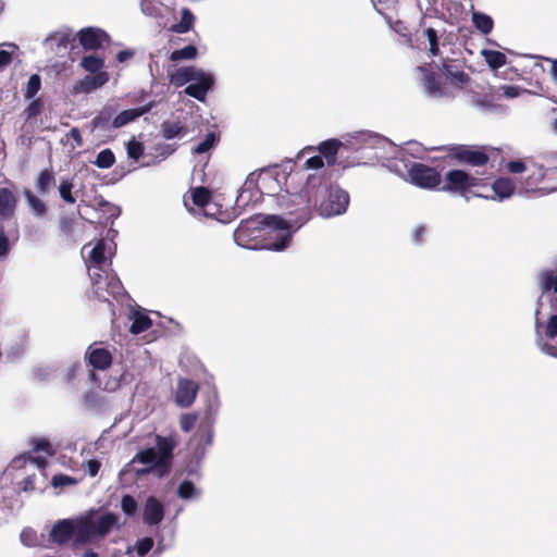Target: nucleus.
I'll use <instances>...</instances> for the list:
<instances>
[{
	"mask_svg": "<svg viewBox=\"0 0 557 557\" xmlns=\"http://www.w3.org/2000/svg\"><path fill=\"white\" fill-rule=\"evenodd\" d=\"M358 140L364 146L377 150L375 157L400 177H408L412 184L425 189H432L440 185L441 175L431 166L421 163H411L405 160V150L398 148L387 138L370 133H359Z\"/></svg>",
	"mask_w": 557,
	"mask_h": 557,
	"instance_id": "1",
	"label": "nucleus"
},
{
	"mask_svg": "<svg viewBox=\"0 0 557 557\" xmlns=\"http://www.w3.org/2000/svg\"><path fill=\"white\" fill-rule=\"evenodd\" d=\"M292 239L280 215L258 214L242 221L234 231L235 243L247 249L283 250Z\"/></svg>",
	"mask_w": 557,
	"mask_h": 557,
	"instance_id": "2",
	"label": "nucleus"
},
{
	"mask_svg": "<svg viewBox=\"0 0 557 557\" xmlns=\"http://www.w3.org/2000/svg\"><path fill=\"white\" fill-rule=\"evenodd\" d=\"M540 288L535 310V343L542 352L557 358V271L541 273Z\"/></svg>",
	"mask_w": 557,
	"mask_h": 557,
	"instance_id": "3",
	"label": "nucleus"
},
{
	"mask_svg": "<svg viewBox=\"0 0 557 557\" xmlns=\"http://www.w3.org/2000/svg\"><path fill=\"white\" fill-rule=\"evenodd\" d=\"M319 186L320 176L310 175L300 193L278 196V206L288 214V219L282 220L292 234L311 219L312 194H318Z\"/></svg>",
	"mask_w": 557,
	"mask_h": 557,
	"instance_id": "4",
	"label": "nucleus"
},
{
	"mask_svg": "<svg viewBox=\"0 0 557 557\" xmlns=\"http://www.w3.org/2000/svg\"><path fill=\"white\" fill-rule=\"evenodd\" d=\"M418 71L423 77L425 92L433 98L451 96L455 89L463 88L469 82V76L454 64L444 63L441 75L434 73L430 64L419 66Z\"/></svg>",
	"mask_w": 557,
	"mask_h": 557,
	"instance_id": "5",
	"label": "nucleus"
},
{
	"mask_svg": "<svg viewBox=\"0 0 557 557\" xmlns=\"http://www.w3.org/2000/svg\"><path fill=\"white\" fill-rule=\"evenodd\" d=\"M169 82L174 87H183L188 84L184 92L200 102H205L207 95L213 89L215 77L211 72L189 65L169 67L166 71Z\"/></svg>",
	"mask_w": 557,
	"mask_h": 557,
	"instance_id": "6",
	"label": "nucleus"
},
{
	"mask_svg": "<svg viewBox=\"0 0 557 557\" xmlns=\"http://www.w3.org/2000/svg\"><path fill=\"white\" fill-rule=\"evenodd\" d=\"M78 542L87 543L102 539L113 530L121 528L120 517L113 512L99 513L91 510L78 517Z\"/></svg>",
	"mask_w": 557,
	"mask_h": 557,
	"instance_id": "7",
	"label": "nucleus"
},
{
	"mask_svg": "<svg viewBox=\"0 0 557 557\" xmlns=\"http://www.w3.org/2000/svg\"><path fill=\"white\" fill-rule=\"evenodd\" d=\"M219 411V403L210 401L198 424L196 434L194 435L190 445L195 446L194 459L195 466L189 465L187 471L189 474L196 472V466L205 458L208 447L212 445L213 440V426L215 424L216 416Z\"/></svg>",
	"mask_w": 557,
	"mask_h": 557,
	"instance_id": "8",
	"label": "nucleus"
},
{
	"mask_svg": "<svg viewBox=\"0 0 557 557\" xmlns=\"http://www.w3.org/2000/svg\"><path fill=\"white\" fill-rule=\"evenodd\" d=\"M320 190L312 194V207H315L323 218H333L346 212L349 205L348 193L337 185L326 186L320 177Z\"/></svg>",
	"mask_w": 557,
	"mask_h": 557,
	"instance_id": "9",
	"label": "nucleus"
},
{
	"mask_svg": "<svg viewBox=\"0 0 557 557\" xmlns=\"http://www.w3.org/2000/svg\"><path fill=\"white\" fill-rule=\"evenodd\" d=\"M528 172V176L521 183L519 194L544 196L557 189V186L541 185L547 176V170L539 164H532Z\"/></svg>",
	"mask_w": 557,
	"mask_h": 557,
	"instance_id": "10",
	"label": "nucleus"
},
{
	"mask_svg": "<svg viewBox=\"0 0 557 557\" xmlns=\"http://www.w3.org/2000/svg\"><path fill=\"white\" fill-rule=\"evenodd\" d=\"M90 277L92 281L94 294L99 299L107 300V296L109 295L114 298H119L124 294V289L119 277L109 273L107 270H104V272H90Z\"/></svg>",
	"mask_w": 557,
	"mask_h": 557,
	"instance_id": "11",
	"label": "nucleus"
},
{
	"mask_svg": "<svg viewBox=\"0 0 557 557\" xmlns=\"http://www.w3.org/2000/svg\"><path fill=\"white\" fill-rule=\"evenodd\" d=\"M270 180H272V177L268 173L258 175L253 173L249 174L239 189L235 201L236 206L238 208H244L251 202L258 201L262 194V186Z\"/></svg>",
	"mask_w": 557,
	"mask_h": 557,
	"instance_id": "12",
	"label": "nucleus"
},
{
	"mask_svg": "<svg viewBox=\"0 0 557 557\" xmlns=\"http://www.w3.org/2000/svg\"><path fill=\"white\" fill-rule=\"evenodd\" d=\"M481 180L461 170H450L444 178L443 190L463 194L468 188L480 185Z\"/></svg>",
	"mask_w": 557,
	"mask_h": 557,
	"instance_id": "13",
	"label": "nucleus"
},
{
	"mask_svg": "<svg viewBox=\"0 0 557 557\" xmlns=\"http://www.w3.org/2000/svg\"><path fill=\"white\" fill-rule=\"evenodd\" d=\"M78 517L75 519L59 520L49 531L48 544L63 545L74 535L78 542Z\"/></svg>",
	"mask_w": 557,
	"mask_h": 557,
	"instance_id": "14",
	"label": "nucleus"
},
{
	"mask_svg": "<svg viewBox=\"0 0 557 557\" xmlns=\"http://www.w3.org/2000/svg\"><path fill=\"white\" fill-rule=\"evenodd\" d=\"M79 44L85 50H97L110 41V36L101 28L85 27L77 33Z\"/></svg>",
	"mask_w": 557,
	"mask_h": 557,
	"instance_id": "15",
	"label": "nucleus"
},
{
	"mask_svg": "<svg viewBox=\"0 0 557 557\" xmlns=\"http://www.w3.org/2000/svg\"><path fill=\"white\" fill-rule=\"evenodd\" d=\"M112 251V243L107 242L106 239H100L96 243V245L88 252V262L90 271L94 272H104V264L107 260V253H111Z\"/></svg>",
	"mask_w": 557,
	"mask_h": 557,
	"instance_id": "16",
	"label": "nucleus"
},
{
	"mask_svg": "<svg viewBox=\"0 0 557 557\" xmlns=\"http://www.w3.org/2000/svg\"><path fill=\"white\" fill-rule=\"evenodd\" d=\"M198 393V384L188 379H180L175 391V403L182 408L191 406Z\"/></svg>",
	"mask_w": 557,
	"mask_h": 557,
	"instance_id": "17",
	"label": "nucleus"
},
{
	"mask_svg": "<svg viewBox=\"0 0 557 557\" xmlns=\"http://www.w3.org/2000/svg\"><path fill=\"white\" fill-rule=\"evenodd\" d=\"M139 463L143 466L153 468V473L159 478L168 473L165 468H161L156 448L151 447L138 451L134 456V458L127 463V467H133Z\"/></svg>",
	"mask_w": 557,
	"mask_h": 557,
	"instance_id": "18",
	"label": "nucleus"
},
{
	"mask_svg": "<svg viewBox=\"0 0 557 557\" xmlns=\"http://www.w3.org/2000/svg\"><path fill=\"white\" fill-rule=\"evenodd\" d=\"M164 518L163 504L154 496H149L143 507V521L147 525H157Z\"/></svg>",
	"mask_w": 557,
	"mask_h": 557,
	"instance_id": "19",
	"label": "nucleus"
},
{
	"mask_svg": "<svg viewBox=\"0 0 557 557\" xmlns=\"http://www.w3.org/2000/svg\"><path fill=\"white\" fill-rule=\"evenodd\" d=\"M85 358L95 370L103 371L112 363L111 352L102 347L91 345L88 347Z\"/></svg>",
	"mask_w": 557,
	"mask_h": 557,
	"instance_id": "20",
	"label": "nucleus"
},
{
	"mask_svg": "<svg viewBox=\"0 0 557 557\" xmlns=\"http://www.w3.org/2000/svg\"><path fill=\"white\" fill-rule=\"evenodd\" d=\"M109 81L107 72H100L94 75H86L78 81L73 87V94H89L98 88H101Z\"/></svg>",
	"mask_w": 557,
	"mask_h": 557,
	"instance_id": "21",
	"label": "nucleus"
},
{
	"mask_svg": "<svg viewBox=\"0 0 557 557\" xmlns=\"http://www.w3.org/2000/svg\"><path fill=\"white\" fill-rule=\"evenodd\" d=\"M492 190L494 193L493 196L481 194H478L476 196L502 201L510 198L513 195L516 186L511 178L499 177L492 184Z\"/></svg>",
	"mask_w": 557,
	"mask_h": 557,
	"instance_id": "22",
	"label": "nucleus"
},
{
	"mask_svg": "<svg viewBox=\"0 0 557 557\" xmlns=\"http://www.w3.org/2000/svg\"><path fill=\"white\" fill-rule=\"evenodd\" d=\"M74 40L73 34L70 29H60L50 34L44 41V45L57 53L61 49H66L69 45Z\"/></svg>",
	"mask_w": 557,
	"mask_h": 557,
	"instance_id": "23",
	"label": "nucleus"
},
{
	"mask_svg": "<svg viewBox=\"0 0 557 557\" xmlns=\"http://www.w3.org/2000/svg\"><path fill=\"white\" fill-rule=\"evenodd\" d=\"M157 456L161 468H165L166 472L170 469L171 460L173 457V449L175 442L172 437L157 436Z\"/></svg>",
	"mask_w": 557,
	"mask_h": 557,
	"instance_id": "24",
	"label": "nucleus"
},
{
	"mask_svg": "<svg viewBox=\"0 0 557 557\" xmlns=\"http://www.w3.org/2000/svg\"><path fill=\"white\" fill-rule=\"evenodd\" d=\"M17 206L15 194L9 188H0V219L9 220L14 215Z\"/></svg>",
	"mask_w": 557,
	"mask_h": 557,
	"instance_id": "25",
	"label": "nucleus"
},
{
	"mask_svg": "<svg viewBox=\"0 0 557 557\" xmlns=\"http://www.w3.org/2000/svg\"><path fill=\"white\" fill-rule=\"evenodd\" d=\"M455 156L460 162H465L473 166H481L488 161V157L483 151L466 147L458 148Z\"/></svg>",
	"mask_w": 557,
	"mask_h": 557,
	"instance_id": "26",
	"label": "nucleus"
},
{
	"mask_svg": "<svg viewBox=\"0 0 557 557\" xmlns=\"http://www.w3.org/2000/svg\"><path fill=\"white\" fill-rule=\"evenodd\" d=\"M149 110H150V106L124 110L114 117L111 126H112V128L123 127V126L127 125L128 123L135 121L139 116L144 115Z\"/></svg>",
	"mask_w": 557,
	"mask_h": 557,
	"instance_id": "27",
	"label": "nucleus"
},
{
	"mask_svg": "<svg viewBox=\"0 0 557 557\" xmlns=\"http://www.w3.org/2000/svg\"><path fill=\"white\" fill-rule=\"evenodd\" d=\"M20 539L22 544L27 547H49L46 535H38L36 531L29 528H26L21 532Z\"/></svg>",
	"mask_w": 557,
	"mask_h": 557,
	"instance_id": "28",
	"label": "nucleus"
},
{
	"mask_svg": "<svg viewBox=\"0 0 557 557\" xmlns=\"http://www.w3.org/2000/svg\"><path fill=\"white\" fill-rule=\"evenodd\" d=\"M341 146H342V143L339 140L329 139V140L322 141L319 145L318 150L321 153V156L323 158H325L326 163L329 165H332L335 163L336 154H337V151Z\"/></svg>",
	"mask_w": 557,
	"mask_h": 557,
	"instance_id": "29",
	"label": "nucleus"
},
{
	"mask_svg": "<svg viewBox=\"0 0 557 557\" xmlns=\"http://www.w3.org/2000/svg\"><path fill=\"white\" fill-rule=\"evenodd\" d=\"M194 23H195V15L193 14V12L187 8H183L181 10L180 22L173 24L170 27V30L172 33H176V34H185L193 28Z\"/></svg>",
	"mask_w": 557,
	"mask_h": 557,
	"instance_id": "30",
	"label": "nucleus"
},
{
	"mask_svg": "<svg viewBox=\"0 0 557 557\" xmlns=\"http://www.w3.org/2000/svg\"><path fill=\"white\" fill-rule=\"evenodd\" d=\"M176 494L183 500H198L202 495V491L193 482L184 480L178 485Z\"/></svg>",
	"mask_w": 557,
	"mask_h": 557,
	"instance_id": "31",
	"label": "nucleus"
},
{
	"mask_svg": "<svg viewBox=\"0 0 557 557\" xmlns=\"http://www.w3.org/2000/svg\"><path fill=\"white\" fill-rule=\"evenodd\" d=\"M133 320L129 331L133 334H139L147 331L151 326V320L141 311H134L131 315Z\"/></svg>",
	"mask_w": 557,
	"mask_h": 557,
	"instance_id": "32",
	"label": "nucleus"
},
{
	"mask_svg": "<svg viewBox=\"0 0 557 557\" xmlns=\"http://www.w3.org/2000/svg\"><path fill=\"white\" fill-rule=\"evenodd\" d=\"M481 54L492 70H498L507 62L506 55L503 52L496 50L483 49Z\"/></svg>",
	"mask_w": 557,
	"mask_h": 557,
	"instance_id": "33",
	"label": "nucleus"
},
{
	"mask_svg": "<svg viewBox=\"0 0 557 557\" xmlns=\"http://www.w3.org/2000/svg\"><path fill=\"white\" fill-rule=\"evenodd\" d=\"M55 180L51 171L44 170L39 173L38 178L36 181V189L40 195H46L50 191L51 187L54 185Z\"/></svg>",
	"mask_w": 557,
	"mask_h": 557,
	"instance_id": "34",
	"label": "nucleus"
},
{
	"mask_svg": "<svg viewBox=\"0 0 557 557\" xmlns=\"http://www.w3.org/2000/svg\"><path fill=\"white\" fill-rule=\"evenodd\" d=\"M79 64L85 71H87L91 74H97V73L102 72L101 70L104 66V59L97 57V55L89 54V55L84 57L81 60Z\"/></svg>",
	"mask_w": 557,
	"mask_h": 557,
	"instance_id": "35",
	"label": "nucleus"
},
{
	"mask_svg": "<svg viewBox=\"0 0 557 557\" xmlns=\"http://www.w3.org/2000/svg\"><path fill=\"white\" fill-rule=\"evenodd\" d=\"M190 198L193 203L197 206L200 210L205 206H212L210 191L206 187L194 188L191 190Z\"/></svg>",
	"mask_w": 557,
	"mask_h": 557,
	"instance_id": "36",
	"label": "nucleus"
},
{
	"mask_svg": "<svg viewBox=\"0 0 557 557\" xmlns=\"http://www.w3.org/2000/svg\"><path fill=\"white\" fill-rule=\"evenodd\" d=\"M472 22L474 26L484 35L490 34L494 26L492 17L481 12L472 13Z\"/></svg>",
	"mask_w": 557,
	"mask_h": 557,
	"instance_id": "37",
	"label": "nucleus"
},
{
	"mask_svg": "<svg viewBox=\"0 0 557 557\" xmlns=\"http://www.w3.org/2000/svg\"><path fill=\"white\" fill-rule=\"evenodd\" d=\"M198 50L194 45H188L182 49L174 50L170 53V60L173 62L189 61L196 59Z\"/></svg>",
	"mask_w": 557,
	"mask_h": 557,
	"instance_id": "38",
	"label": "nucleus"
},
{
	"mask_svg": "<svg viewBox=\"0 0 557 557\" xmlns=\"http://www.w3.org/2000/svg\"><path fill=\"white\" fill-rule=\"evenodd\" d=\"M24 195L33 214L37 218L42 216L47 210L45 202L36 197L30 190H25Z\"/></svg>",
	"mask_w": 557,
	"mask_h": 557,
	"instance_id": "39",
	"label": "nucleus"
},
{
	"mask_svg": "<svg viewBox=\"0 0 557 557\" xmlns=\"http://www.w3.org/2000/svg\"><path fill=\"white\" fill-rule=\"evenodd\" d=\"M115 162L114 153L111 149H103L101 150L96 160L94 161V164L100 169H109L111 168Z\"/></svg>",
	"mask_w": 557,
	"mask_h": 557,
	"instance_id": "40",
	"label": "nucleus"
},
{
	"mask_svg": "<svg viewBox=\"0 0 557 557\" xmlns=\"http://www.w3.org/2000/svg\"><path fill=\"white\" fill-rule=\"evenodd\" d=\"M183 126L177 121H165L161 125L162 135L166 139H173L180 135Z\"/></svg>",
	"mask_w": 557,
	"mask_h": 557,
	"instance_id": "41",
	"label": "nucleus"
},
{
	"mask_svg": "<svg viewBox=\"0 0 557 557\" xmlns=\"http://www.w3.org/2000/svg\"><path fill=\"white\" fill-rule=\"evenodd\" d=\"M40 86H41L40 76L38 74L30 75V77L28 78L27 86H26L25 97L27 99L34 98L37 95V92L39 91Z\"/></svg>",
	"mask_w": 557,
	"mask_h": 557,
	"instance_id": "42",
	"label": "nucleus"
},
{
	"mask_svg": "<svg viewBox=\"0 0 557 557\" xmlns=\"http://www.w3.org/2000/svg\"><path fill=\"white\" fill-rule=\"evenodd\" d=\"M32 444L35 453H45L46 456H53L55 453L51 443L46 438H34Z\"/></svg>",
	"mask_w": 557,
	"mask_h": 557,
	"instance_id": "43",
	"label": "nucleus"
},
{
	"mask_svg": "<svg viewBox=\"0 0 557 557\" xmlns=\"http://www.w3.org/2000/svg\"><path fill=\"white\" fill-rule=\"evenodd\" d=\"M216 143V136L214 133H208L203 140H201L197 146L194 148V152L201 154L207 151H209Z\"/></svg>",
	"mask_w": 557,
	"mask_h": 557,
	"instance_id": "44",
	"label": "nucleus"
},
{
	"mask_svg": "<svg viewBox=\"0 0 557 557\" xmlns=\"http://www.w3.org/2000/svg\"><path fill=\"white\" fill-rule=\"evenodd\" d=\"M141 11L147 16L157 17L162 14V4L161 2H149L141 1Z\"/></svg>",
	"mask_w": 557,
	"mask_h": 557,
	"instance_id": "45",
	"label": "nucleus"
},
{
	"mask_svg": "<svg viewBox=\"0 0 557 557\" xmlns=\"http://www.w3.org/2000/svg\"><path fill=\"white\" fill-rule=\"evenodd\" d=\"M153 544L152 537H143L136 542L134 549L139 557H145L151 550Z\"/></svg>",
	"mask_w": 557,
	"mask_h": 557,
	"instance_id": "46",
	"label": "nucleus"
},
{
	"mask_svg": "<svg viewBox=\"0 0 557 557\" xmlns=\"http://www.w3.org/2000/svg\"><path fill=\"white\" fill-rule=\"evenodd\" d=\"M126 152L128 158L137 161L144 153V146L141 143L132 139L126 144Z\"/></svg>",
	"mask_w": 557,
	"mask_h": 557,
	"instance_id": "47",
	"label": "nucleus"
},
{
	"mask_svg": "<svg viewBox=\"0 0 557 557\" xmlns=\"http://www.w3.org/2000/svg\"><path fill=\"white\" fill-rule=\"evenodd\" d=\"M73 183L63 180L59 185L60 197L67 203H74L76 200L72 195Z\"/></svg>",
	"mask_w": 557,
	"mask_h": 557,
	"instance_id": "48",
	"label": "nucleus"
},
{
	"mask_svg": "<svg viewBox=\"0 0 557 557\" xmlns=\"http://www.w3.org/2000/svg\"><path fill=\"white\" fill-rule=\"evenodd\" d=\"M121 508L126 516H133L137 510V502L132 495H124L121 500Z\"/></svg>",
	"mask_w": 557,
	"mask_h": 557,
	"instance_id": "49",
	"label": "nucleus"
},
{
	"mask_svg": "<svg viewBox=\"0 0 557 557\" xmlns=\"http://www.w3.org/2000/svg\"><path fill=\"white\" fill-rule=\"evenodd\" d=\"M401 150H405V160L407 162H410V160L407 158V156H411L413 158H420L423 154V148L420 144L412 141L408 143L406 148L398 147Z\"/></svg>",
	"mask_w": 557,
	"mask_h": 557,
	"instance_id": "50",
	"label": "nucleus"
},
{
	"mask_svg": "<svg viewBox=\"0 0 557 557\" xmlns=\"http://www.w3.org/2000/svg\"><path fill=\"white\" fill-rule=\"evenodd\" d=\"M196 421H197L196 414L184 413L180 418V426H181L182 431L188 433L194 429Z\"/></svg>",
	"mask_w": 557,
	"mask_h": 557,
	"instance_id": "51",
	"label": "nucleus"
},
{
	"mask_svg": "<svg viewBox=\"0 0 557 557\" xmlns=\"http://www.w3.org/2000/svg\"><path fill=\"white\" fill-rule=\"evenodd\" d=\"M424 34L430 44V53L431 55H437L438 53V37L436 30L434 28H426Z\"/></svg>",
	"mask_w": 557,
	"mask_h": 557,
	"instance_id": "52",
	"label": "nucleus"
},
{
	"mask_svg": "<svg viewBox=\"0 0 557 557\" xmlns=\"http://www.w3.org/2000/svg\"><path fill=\"white\" fill-rule=\"evenodd\" d=\"M77 480L66 474H57L52 478L51 484L54 487H63L69 485H75Z\"/></svg>",
	"mask_w": 557,
	"mask_h": 557,
	"instance_id": "53",
	"label": "nucleus"
},
{
	"mask_svg": "<svg viewBox=\"0 0 557 557\" xmlns=\"http://www.w3.org/2000/svg\"><path fill=\"white\" fill-rule=\"evenodd\" d=\"M83 467L85 472L88 473L91 478H94L98 474L101 463L97 459H90L86 461Z\"/></svg>",
	"mask_w": 557,
	"mask_h": 557,
	"instance_id": "54",
	"label": "nucleus"
},
{
	"mask_svg": "<svg viewBox=\"0 0 557 557\" xmlns=\"http://www.w3.org/2000/svg\"><path fill=\"white\" fill-rule=\"evenodd\" d=\"M506 168L510 173L518 174L528 171L530 166H528L523 161L517 160L508 162Z\"/></svg>",
	"mask_w": 557,
	"mask_h": 557,
	"instance_id": "55",
	"label": "nucleus"
},
{
	"mask_svg": "<svg viewBox=\"0 0 557 557\" xmlns=\"http://www.w3.org/2000/svg\"><path fill=\"white\" fill-rule=\"evenodd\" d=\"M111 117V114L107 111L101 112L99 115L94 117L92 124L95 128H107V124Z\"/></svg>",
	"mask_w": 557,
	"mask_h": 557,
	"instance_id": "56",
	"label": "nucleus"
},
{
	"mask_svg": "<svg viewBox=\"0 0 557 557\" xmlns=\"http://www.w3.org/2000/svg\"><path fill=\"white\" fill-rule=\"evenodd\" d=\"M9 251H10V242H9L7 234L4 233V230L1 227L0 228V257L1 258L7 257Z\"/></svg>",
	"mask_w": 557,
	"mask_h": 557,
	"instance_id": "57",
	"label": "nucleus"
},
{
	"mask_svg": "<svg viewBox=\"0 0 557 557\" xmlns=\"http://www.w3.org/2000/svg\"><path fill=\"white\" fill-rule=\"evenodd\" d=\"M89 377H90V380H91V381H94V382H95L99 387H102L103 389L114 391V389L117 387V385H119V383H117L116 381H110V382H107V383L102 386V383H101V381H100L99 376H98L95 372H92V371H90V373H89Z\"/></svg>",
	"mask_w": 557,
	"mask_h": 557,
	"instance_id": "58",
	"label": "nucleus"
},
{
	"mask_svg": "<svg viewBox=\"0 0 557 557\" xmlns=\"http://www.w3.org/2000/svg\"><path fill=\"white\" fill-rule=\"evenodd\" d=\"M125 472H133L136 476H141V475H145V474H148L150 472H153V468H150L148 466H143V467H137V465L133 466V467H125L124 469Z\"/></svg>",
	"mask_w": 557,
	"mask_h": 557,
	"instance_id": "59",
	"label": "nucleus"
},
{
	"mask_svg": "<svg viewBox=\"0 0 557 557\" xmlns=\"http://www.w3.org/2000/svg\"><path fill=\"white\" fill-rule=\"evenodd\" d=\"M305 165L307 169L319 170V169L323 168V165H324L323 157L322 156H313L306 161Z\"/></svg>",
	"mask_w": 557,
	"mask_h": 557,
	"instance_id": "60",
	"label": "nucleus"
},
{
	"mask_svg": "<svg viewBox=\"0 0 557 557\" xmlns=\"http://www.w3.org/2000/svg\"><path fill=\"white\" fill-rule=\"evenodd\" d=\"M502 89H503L504 96L507 98H516L522 91V89L520 87L512 86V85L503 86Z\"/></svg>",
	"mask_w": 557,
	"mask_h": 557,
	"instance_id": "61",
	"label": "nucleus"
},
{
	"mask_svg": "<svg viewBox=\"0 0 557 557\" xmlns=\"http://www.w3.org/2000/svg\"><path fill=\"white\" fill-rule=\"evenodd\" d=\"M40 101L34 100L26 109L27 117L30 119L36 116L40 111Z\"/></svg>",
	"mask_w": 557,
	"mask_h": 557,
	"instance_id": "62",
	"label": "nucleus"
},
{
	"mask_svg": "<svg viewBox=\"0 0 557 557\" xmlns=\"http://www.w3.org/2000/svg\"><path fill=\"white\" fill-rule=\"evenodd\" d=\"M202 214L205 216H209V218H216V214L219 212V208L218 206L212 201V206H205L202 209Z\"/></svg>",
	"mask_w": 557,
	"mask_h": 557,
	"instance_id": "63",
	"label": "nucleus"
},
{
	"mask_svg": "<svg viewBox=\"0 0 557 557\" xmlns=\"http://www.w3.org/2000/svg\"><path fill=\"white\" fill-rule=\"evenodd\" d=\"M11 60H12L11 52L1 50L0 51V71L3 70L5 66H8L10 64Z\"/></svg>",
	"mask_w": 557,
	"mask_h": 557,
	"instance_id": "64",
	"label": "nucleus"
}]
</instances>
